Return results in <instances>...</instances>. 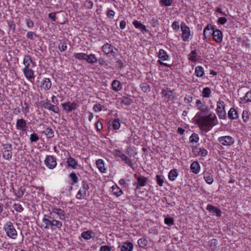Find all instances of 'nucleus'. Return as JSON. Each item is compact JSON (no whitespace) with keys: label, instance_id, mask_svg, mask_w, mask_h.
<instances>
[{"label":"nucleus","instance_id":"nucleus-1","mask_svg":"<svg viewBox=\"0 0 251 251\" xmlns=\"http://www.w3.org/2000/svg\"><path fill=\"white\" fill-rule=\"evenodd\" d=\"M196 106L200 111L197 112L194 118L196 124L201 129L208 132L216 125L217 117L215 114L212 113L207 115H203L208 114L209 109L208 106L203 103L201 100H197Z\"/></svg>","mask_w":251,"mask_h":251},{"label":"nucleus","instance_id":"nucleus-2","mask_svg":"<svg viewBox=\"0 0 251 251\" xmlns=\"http://www.w3.org/2000/svg\"><path fill=\"white\" fill-rule=\"evenodd\" d=\"M42 221L46 225L44 227L46 229L51 227L52 226L60 228L62 226V224L61 222L54 219L50 215H45Z\"/></svg>","mask_w":251,"mask_h":251},{"label":"nucleus","instance_id":"nucleus-3","mask_svg":"<svg viewBox=\"0 0 251 251\" xmlns=\"http://www.w3.org/2000/svg\"><path fill=\"white\" fill-rule=\"evenodd\" d=\"M4 229L8 237L14 239L16 238L17 232L11 222H7L4 225Z\"/></svg>","mask_w":251,"mask_h":251},{"label":"nucleus","instance_id":"nucleus-4","mask_svg":"<svg viewBox=\"0 0 251 251\" xmlns=\"http://www.w3.org/2000/svg\"><path fill=\"white\" fill-rule=\"evenodd\" d=\"M90 189L89 185L86 181H82V188L80 189L76 195V199L81 200L84 199L87 195L89 194L88 190Z\"/></svg>","mask_w":251,"mask_h":251},{"label":"nucleus","instance_id":"nucleus-5","mask_svg":"<svg viewBox=\"0 0 251 251\" xmlns=\"http://www.w3.org/2000/svg\"><path fill=\"white\" fill-rule=\"evenodd\" d=\"M224 102L219 100L217 103L216 112L220 119H224L226 117Z\"/></svg>","mask_w":251,"mask_h":251},{"label":"nucleus","instance_id":"nucleus-6","mask_svg":"<svg viewBox=\"0 0 251 251\" xmlns=\"http://www.w3.org/2000/svg\"><path fill=\"white\" fill-rule=\"evenodd\" d=\"M218 141L222 145L226 146H230L235 142V139L229 135L220 137Z\"/></svg>","mask_w":251,"mask_h":251},{"label":"nucleus","instance_id":"nucleus-7","mask_svg":"<svg viewBox=\"0 0 251 251\" xmlns=\"http://www.w3.org/2000/svg\"><path fill=\"white\" fill-rule=\"evenodd\" d=\"M182 31V39L184 41H188L190 36V30L189 27L183 22L180 25Z\"/></svg>","mask_w":251,"mask_h":251},{"label":"nucleus","instance_id":"nucleus-8","mask_svg":"<svg viewBox=\"0 0 251 251\" xmlns=\"http://www.w3.org/2000/svg\"><path fill=\"white\" fill-rule=\"evenodd\" d=\"M45 165L50 169H53L56 166V158L53 155H47L44 160Z\"/></svg>","mask_w":251,"mask_h":251},{"label":"nucleus","instance_id":"nucleus-9","mask_svg":"<svg viewBox=\"0 0 251 251\" xmlns=\"http://www.w3.org/2000/svg\"><path fill=\"white\" fill-rule=\"evenodd\" d=\"M16 128L17 130L22 131V133L26 132L27 126L26 121L24 119H18L16 124Z\"/></svg>","mask_w":251,"mask_h":251},{"label":"nucleus","instance_id":"nucleus-10","mask_svg":"<svg viewBox=\"0 0 251 251\" xmlns=\"http://www.w3.org/2000/svg\"><path fill=\"white\" fill-rule=\"evenodd\" d=\"M158 57L159 58V60L157 61L158 63L166 67L169 66V64L163 62V61L168 60L169 58V56L166 51L163 49L160 50L158 53Z\"/></svg>","mask_w":251,"mask_h":251},{"label":"nucleus","instance_id":"nucleus-11","mask_svg":"<svg viewBox=\"0 0 251 251\" xmlns=\"http://www.w3.org/2000/svg\"><path fill=\"white\" fill-rule=\"evenodd\" d=\"M114 49H116L113 46L111 45L106 43L104 44L102 47V50L103 52L106 54L107 55H112L113 57H115V52L114 51Z\"/></svg>","mask_w":251,"mask_h":251},{"label":"nucleus","instance_id":"nucleus-12","mask_svg":"<svg viewBox=\"0 0 251 251\" xmlns=\"http://www.w3.org/2000/svg\"><path fill=\"white\" fill-rule=\"evenodd\" d=\"M63 109L68 111L70 112L73 110L76 109L78 105L76 102H70L69 101L63 103L62 104Z\"/></svg>","mask_w":251,"mask_h":251},{"label":"nucleus","instance_id":"nucleus-13","mask_svg":"<svg viewBox=\"0 0 251 251\" xmlns=\"http://www.w3.org/2000/svg\"><path fill=\"white\" fill-rule=\"evenodd\" d=\"M148 179L144 176H139L137 178V181L134 184L136 185V189H140L141 187L144 186L146 185Z\"/></svg>","mask_w":251,"mask_h":251},{"label":"nucleus","instance_id":"nucleus-14","mask_svg":"<svg viewBox=\"0 0 251 251\" xmlns=\"http://www.w3.org/2000/svg\"><path fill=\"white\" fill-rule=\"evenodd\" d=\"M53 213L58 215L60 219L62 220H65L66 218V213L64 210H62L60 208H57L56 207L51 208L50 215H51Z\"/></svg>","mask_w":251,"mask_h":251},{"label":"nucleus","instance_id":"nucleus-15","mask_svg":"<svg viewBox=\"0 0 251 251\" xmlns=\"http://www.w3.org/2000/svg\"><path fill=\"white\" fill-rule=\"evenodd\" d=\"M51 87V82L49 78H44L41 82L40 87L45 91L49 90Z\"/></svg>","mask_w":251,"mask_h":251},{"label":"nucleus","instance_id":"nucleus-16","mask_svg":"<svg viewBox=\"0 0 251 251\" xmlns=\"http://www.w3.org/2000/svg\"><path fill=\"white\" fill-rule=\"evenodd\" d=\"M213 40L216 43H221L223 40V34L221 31L219 29H214L212 32Z\"/></svg>","mask_w":251,"mask_h":251},{"label":"nucleus","instance_id":"nucleus-17","mask_svg":"<svg viewBox=\"0 0 251 251\" xmlns=\"http://www.w3.org/2000/svg\"><path fill=\"white\" fill-rule=\"evenodd\" d=\"M214 30V27L213 25L210 24L207 25L203 30L204 37L207 38L212 36V32Z\"/></svg>","mask_w":251,"mask_h":251},{"label":"nucleus","instance_id":"nucleus-18","mask_svg":"<svg viewBox=\"0 0 251 251\" xmlns=\"http://www.w3.org/2000/svg\"><path fill=\"white\" fill-rule=\"evenodd\" d=\"M206 210H208L213 215H216L217 217L221 216L222 211L221 210L211 204H209L207 206Z\"/></svg>","mask_w":251,"mask_h":251},{"label":"nucleus","instance_id":"nucleus-19","mask_svg":"<svg viewBox=\"0 0 251 251\" xmlns=\"http://www.w3.org/2000/svg\"><path fill=\"white\" fill-rule=\"evenodd\" d=\"M42 106L45 108L54 113H57L59 111V109L56 105H52L48 102H44Z\"/></svg>","mask_w":251,"mask_h":251},{"label":"nucleus","instance_id":"nucleus-20","mask_svg":"<svg viewBox=\"0 0 251 251\" xmlns=\"http://www.w3.org/2000/svg\"><path fill=\"white\" fill-rule=\"evenodd\" d=\"M25 76L28 79L34 77V72L30 67H25L23 70Z\"/></svg>","mask_w":251,"mask_h":251},{"label":"nucleus","instance_id":"nucleus-21","mask_svg":"<svg viewBox=\"0 0 251 251\" xmlns=\"http://www.w3.org/2000/svg\"><path fill=\"white\" fill-rule=\"evenodd\" d=\"M200 165L197 161H194L191 164L190 169L195 174H199L200 172Z\"/></svg>","mask_w":251,"mask_h":251},{"label":"nucleus","instance_id":"nucleus-22","mask_svg":"<svg viewBox=\"0 0 251 251\" xmlns=\"http://www.w3.org/2000/svg\"><path fill=\"white\" fill-rule=\"evenodd\" d=\"M67 163L68 167H71L73 169H76L78 166L77 161H76L74 158L70 156L67 158Z\"/></svg>","mask_w":251,"mask_h":251},{"label":"nucleus","instance_id":"nucleus-23","mask_svg":"<svg viewBox=\"0 0 251 251\" xmlns=\"http://www.w3.org/2000/svg\"><path fill=\"white\" fill-rule=\"evenodd\" d=\"M133 245L131 242H126L121 247V251H132Z\"/></svg>","mask_w":251,"mask_h":251},{"label":"nucleus","instance_id":"nucleus-24","mask_svg":"<svg viewBox=\"0 0 251 251\" xmlns=\"http://www.w3.org/2000/svg\"><path fill=\"white\" fill-rule=\"evenodd\" d=\"M203 177L205 181L208 184H211L213 183L214 179L209 172L204 171L203 172Z\"/></svg>","mask_w":251,"mask_h":251},{"label":"nucleus","instance_id":"nucleus-25","mask_svg":"<svg viewBox=\"0 0 251 251\" xmlns=\"http://www.w3.org/2000/svg\"><path fill=\"white\" fill-rule=\"evenodd\" d=\"M133 25L134 26L139 29H140L142 31L148 32L149 30L146 28V27L145 25L142 24L139 21L137 20L133 21L132 23Z\"/></svg>","mask_w":251,"mask_h":251},{"label":"nucleus","instance_id":"nucleus-26","mask_svg":"<svg viewBox=\"0 0 251 251\" xmlns=\"http://www.w3.org/2000/svg\"><path fill=\"white\" fill-rule=\"evenodd\" d=\"M112 87L114 91L118 92L122 89V85L121 83L117 80H114L112 81Z\"/></svg>","mask_w":251,"mask_h":251},{"label":"nucleus","instance_id":"nucleus-27","mask_svg":"<svg viewBox=\"0 0 251 251\" xmlns=\"http://www.w3.org/2000/svg\"><path fill=\"white\" fill-rule=\"evenodd\" d=\"M229 118L232 120L236 119L238 117L237 111L234 108H231L228 112Z\"/></svg>","mask_w":251,"mask_h":251},{"label":"nucleus","instance_id":"nucleus-28","mask_svg":"<svg viewBox=\"0 0 251 251\" xmlns=\"http://www.w3.org/2000/svg\"><path fill=\"white\" fill-rule=\"evenodd\" d=\"M81 236L86 240H89L94 236V233L91 230L82 232L81 234Z\"/></svg>","mask_w":251,"mask_h":251},{"label":"nucleus","instance_id":"nucleus-29","mask_svg":"<svg viewBox=\"0 0 251 251\" xmlns=\"http://www.w3.org/2000/svg\"><path fill=\"white\" fill-rule=\"evenodd\" d=\"M23 64L25 65V67H30V64H33L34 65V63L32 61V60L29 55H26L25 56Z\"/></svg>","mask_w":251,"mask_h":251},{"label":"nucleus","instance_id":"nucleus-30","mask_svg":"<svg viewBox=\"0 0 251 251\" xmlns=\"http://www.w3.org/2000/svg\"><path fill=\"white\" fill-rule=\"evenodd\" d=\"M178 176V173L176 169L171 170L168 174V178L171 181H175Z\"/></svg>","mask_w":251,"mask_h":251},{"label":"nucleus","instance_id":"nucleus-31","mask_svg":"<svg viewBox=\"0 0 251 251\" xmlns=\"http://www.w3.org/2000/svg\"><path fill=\"white\" fill-rule=\"evenodd\" d=\"M85 60L89 63H94L98 61V59L94 54L86 55Z\"/></svg>","mask_w":251,"mask_h":251},{"label":"nucleus","instance_id":"nucleus-32","mask_svg":"<svg viewBox=\"0 0 251 251\" xmlns=\"http://www.w3.org/2000/svg\"><path fill=\"white\" fill-rule=\"evenodd\" d=\"M195 74L197 77H202L204 75V69L201 66H197L195 69Z\"/></svg>","mask_w":251,"mask_h":251},{"label":"nucleus","instance_id":"nucleus-33","mask_svg":"<svg viewBox=\"0 0 251 251\" xmlns=\"http://www.w3.org/2000/svg\"><path fill=\"white\" fill-rule=\"evenodd\" d=\"M96 165L99 170L102 173H104L105 171L103 161L102 159H98L96 161Z\"/></svg>","mask_w":251,"mask_h":251},{"label":"nucleus","instance_id":"nucleus-34","mask_svg":"<svg viewBox=\"0 0 251 251\" xmlns=\"http://www.w3.org/2000/svg\"><path fill=\"white\" fill-rule=\"evenodd\" d=\"M12 150L9 151H3L2 152L3 157L6 160H10L12 156Z\"/></svg>","mask_w":251,"mask_h":251},{"label":"nucleus","instance_id":"nucleus-35","mask_svg":"<svg viewBox=\"0 0 251 251\" xmlns=\"http://www.w3.org/2000/svg\"><path fill=\"white\" fill-rule=\"evenodd\" d=\"M121 159L124 161L125 162L128 164L129 166H130L131 168H133V163L132 162V161L131 159H130L127 156H126V154H124L122 156Z\"/></svg>","mask_w":251,"mask_h":251},{"label":"nucleus","instance_id":"nucleus-36","mask_svg":"<svg viewBox=\"0 0 251 251\" xmlns=\"http://www.w3.org/2000/svg\"><path fill=\"white\" fill-rule=\"evenodd\" d=\"M211 91L210 88L205 87L203 89L202 94L203 98H209L211 96Z\"/></svg>","mask_w":251,"mask_h":251},{"label":"nucleus","instance_id":"nucleus-37","mask_svg":"<svg viewBox=\"0 0 251 251\" xmlns=\"http://www.w3.org/2000/svg\"><path fill=\"white\" fill-rule=\"evenodd\" d=\"M197 51L193 50L191 51V53L188 57L189 59L193 62H196L198 60V57L197 56Z\"/></svg>","mask_w":251,"mask_h":251},{"label":"nucleus","instance_id":"nucleus-38","mask_svg":"<svg viewBox=\"0 0 251 251\" xmlns=\"http://www.w3.org/2000/svg\"><path fill=\"white\" fill-rule=\"evenodd\" d=\"M59 50L61 51H64L67 49V42L66 41L61 42L58 47Z\"/></svg>","mask_w":251,"mask_h":251},{"label":"nucleus","instance_id":"nucleus-39","mask_svg":"<svg viewBox=\"0 0 251 251\" xmlns=\"http://www.w3.org/2000/svg\"><path fill=\"white\" fill-rule=\"evenodd\" d=\"M162 93L164 96L167 97L168 99H173L172 90L163 89Z\"/></svg>","mask_w":251,"mask_h":251},{"label":"nucleus","instance_id":"nucleus-40","mask_svg":"<svg viewBox=\"0 0 251 251\" xmlns=\"http://www.w3.org/2000/svg\"><path fill=\"white\" fill-rule=\"evenodd\" d=\"M44 133L48 138H51L54 136V131L51 128H46Z\"/></svg>","mask_w":251,"mask_h":251},{"label":"nucleus","instance_id":"nucleus-41","mask_svg":"<svg viewBox=\"0 0 251 251\" xmlns=\"http://www.w3.org/2000/svg\"><path fill=\"white\" fill-rule=\"evenodd\" d=\"M25 191V188H23L22 187H20L18 190L17 192L15 193V194L17 198H21L24 195Z\"/></svg>","mask_w":251,"mask_h":251},{"label":"nucleus","instance_id":"nucleus-42","mask_svg":"<svg viewBox=\"0 0 251 251\" xmlns=\"http://www.w3.org/2000/svg\"><path fill=\"white\" fill-rule=\"evenodd\" d=\"M189 140L191 143L195 142L197 143L199 140V137L198 134L194 133L189 138Z\"/></svg>","mask_w":251,"mask_h":251},{"label":"nucleus","instance_id":"nucleus-43","mask_svg":"<svg viewBox=\"0 0 251 251\" xmlns=\"http://www.w3.org/2000/svg\"><path fill=\"white\" fill-rule=\"evenodd\" d=\"M156 180L157 184H158L160 186H163L164 181L162 176L159 175H156Z\"/></svg>","mask_w":251,"mask_h":251},{"label":"nucleus","instance_id":"nucleus-44","mask_svg":"<svg viewBox=\"0 0 251 251\" xmlns=\"http://www.w3.org/2000/svg\"><path fill=\"white\" fill-rule=\"evenodd\" d=\"M69 177L71 178V180L73 181V183H72V184L77 183L78 177L76 176V174L75 173H71L69 175Z\"/></svg>","mask_w":251,"mask_h":251},{"label":"nucleus","instance_id":"nucleus-45","mask_svg":"<svg viewBox=\"0 0 251 251\" xmlns=\"http://www.w3.org/2000/svg\"><path fill=\"white\" fill-rule=\"evenodd\" d=\"M250 118V114L247 110H244L242 113V118L244 122H247Z\"/></svg>","mask_w":251,"mask_h":251},{"label":"nucleus","instance_id":"nucleus-46","mask_svg":"<svg viewBox=\"0 0 251 251\" xmlns=\"http://www.w3.org/2000/svg\"><path fill=\"white\" fill-rule=\"evenodd\" d=\"M164 223L166 225L169 226H171L174 225V220L172 218L167 217L165 218Z\"/></svg>","mask_w":251,"mask_h":251},{"label":"nucleus","instance_id":"nucleus-47","mask_svg":"<svg viewBox=\"0 0 251 251\" xmlns=\"http://www.w3.org/2000/svg\"><path fill=\"white\" fill-rule=\"evenodd\" d=\"M140 87L144 92H148L150 91V87L149 85L147 83L141 84Z\"/></svg>","mask_w":251,"mask_h":251},{"label":"nucleus","instance_id":"nucleus-48","mask_svg":"<svg viewBox=\"0 0 251 251\" xmlns=\"http://www.w3.org/2000/svg\"><path fill=\"white\" fill-rule=\"evenodd\" d=\"M138 244L140 247H144L147 245L148 241L145 238H141L138 240Z\"/></svg>","mask_w":251,"mask_h":251},{"label":"nucleus","instance_id":"nucleus-49","mask_svg":"<svg viewBox=\"0 0 251 251\" xmlns=\"http://www.w3.org/2000/svg\"><path fill=\"white\" fill-rule=\"evenodd\" d=\"M199 154L198 153V156H200L201 157H204L207 155L208 153L207 151L203 148H199Z\"/></svg>","mask_w":251,"mask_h":251},{"label":"nucleus","instance_id":"nucleus-50","mask_svg":"<svg viewBox=\"0 0 251 251\" xmlns=\"http://www.w3.org/2000/svg\"><path fill=\"white\" fill-rule=\"evenodd\" d=\"M112 126L114 129L116 130L120 128V123L119 122V120H114L112 122Z\"/></svg>","mask_w":251,"mask_h":251},{"label":"nucleus","instance_id":"nucleus-51","mask_svg":"<svg viewBox=\"0 0 251 251\" xmlns=\"http://www.w3.org/2000/svg\"><path fill=\"white\" fill-rule=\"evenodd\" d=\"M39 139V137L36 133H32L30 136V141L31 142H36Z\"/></svg>","mask_w":251,"mask_h":251},{"label":"nucleus","instance_id":"nucleus-52","mask_svg":"<svg viewBox=\"0 0 251 251\" xmlns=\"http://www.w3.org/2000/svg\"><path fill=\"white\" fill-rule=\"evenodd\" d=\"M113 190L114 195H116L117 197L121 196L123 193L122 190L120 189L118 187H117L116 188L113 187Z\"/></svg>","mask_w":251,"mask_h":251},{"label":"nucleus","instance_id":"nucleus-53","mask_svg":"<svg viewBox=\"0 0 251 251\" xmlns=\"http://www.w3.org/2000/svg\"><path fill=\"white\" fill-rule=\"evenodd\" d=\"M86 53H77L75 54V56L78 59L81 60L84 59L85 60Z\"/></svg>","mask_w":251,"mask_h":251},{"label":"nucleus","instance_id":"nucleus-54","mask_svg":"<svg viewBox=\"0 0 251 251\" xmlns=\"http://www.w3.org/2000/svg\"><path fill=\"white\" fill-rule=\"evenodd\" d=\"M131 100L127 97H123L122 98V102L126 105H128L131 103Z\"/></svg>","mask_w":251,"mask_h":251},{"label":"nucleus","instance_id":"nucleus-55","mask_svg":"<svg viewBox=\"0 0 251 251\" xmlns=\"http://www.w3.org/2000/svg\"><path fill=\"white\" fill-rule=\"evenodd\" d=\"M25 23H26V25L27 26L28 28H31L33 27L34 23L30 19L26 18Z\"/></svg>","mask_w":251,"mask_h":251},{"label":"nucleus","instance_id":"nucleus-56","mask_svg":"<svg viewBox=\"0 0 251 251\" xmlns=\"http://www.w3.org/2000/svg\"><path fill=\"white\" fill-rule=\"evenodd\" d=\"M13 207L15 210L17 212H22L23 210V208L22 205L19 203H14L13 205Z\"/></svg>","mask_w":251,"mask_h":251},{"label":"nucleus","instance_id":"nucleus-57","mask_svg":"<svg viewBox=\"0 0 251 251\" xmlns=\"http://www.w3.org/2000/svg\"><path fill=\"white\" fill-rule=\"evenodd\" d=\"M36 36V34L32 31H28L26 34V37L27 38L31 40H34Z\"/></svg>","mask_w":251,"mask_h":251},{"label":"nucleus","instance_id":"nucleus-58","mask_svg":"<svg viewBox=\"0 0 251 251\" xmlns=\"http://www.w3.org/2000/svg\"><path fill=\"white\" fill-rule=\"evenodd\" d=\"M93 110L96 112H100L102 110V106L100 103L96 104L93 106Z\"/></svg>","mask_w":251,"mask_h":251},{"label":"nucleus","instance_id":"nucleus-59","mask_svg":"<svg viewBox=\"0 0 251 251\" xmlns=\"http://www.w3.org/2000/svg\"><path fill=\"white\" fill-rule=\"evenodd\" d=\"M85 7L88 9H91L93 6V2L90 0H86L84 3Z\"/></svg>","mask_w":251,"mask_h":251},{"label":"nucleus","instance_id":"nucleus-60","mask_svg":"<svg viewBox=\"0 0 251 251\" xmlns=\"http://www.w3.org/2000/svg\"><path fill=\"white\" fill-rule=\"evenodd\" d=\"M244 100H246V101H251V91L247 92L245 97H244Z\"/></svg>","mask_w":251,"mask_h":251},{"label":"nucleus","instance_id":"nucleus-61","mask_svg":"<svg viewBox=\"0 0 251 251\" xmlns=\"http://www.w3.org/2000/svg\"><path fill=\"white\" fill-rule=\"evenodd\" d=\"M172 27L175 30H178L179 28V23L177 21H174L172 24Z\"/></svg>","mask_w":251,"mask_h":251},{"label":"nucleus","instance_id":"nucleus-62","mask_svg":"<svg viewBox=\"0 0 251 251\" xmlns=\"http://www.w3.org/2000/svg\"><path fill=\"white\" fill-rule=\"evenodd\" d=\"M161 2L165 6H170L172 4V0H161Z\"/></svg>","mask_w":251,"mask_h":251},{"label":"nucleus","instance_id":"nucleus-63","mask_svg":"<svg viewBox=\"0 0 251 251\" xmlns=\"http://www.w3.org/2000/svg\"><path fill=\"white\" fill-rule=\"evenodd\" d=\"M98 61L100 63V64L101 66H107L108 65V63L107 62V61L104 60V59L102 58H100L99 60H98Z\"/></svg>","mask_w":251,"mask_h":251},{"label":"nucleus","instance_id":"nucleus-64","mask_svg":"<svg viewBox=\"0 0 251 251\" xmlns=\"http://www.w3.org/2000/svg\"><path fill=\"white\" fill-rule=\"evenodd\" d=\"M100 251H111L110 248L108 246H102L100 248Z\"/></svg>","mask_w":251,"mask_h":251}]
</instances>
